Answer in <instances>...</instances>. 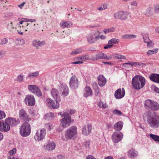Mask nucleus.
Wrapping results in <instances>:
<instances>
[{"label":"nucleus","instance_id":"4d7b16f0","mask_svg":"<svg viewBox=\"0 0 159 159\" xmlns=\"http://www.w3.org/2000/svg\"><path fill=\"white\" fill-rule=\"evenodd\" d=\"M154 11L156 13H159V5H157L155 6Z\"/></svg>","mask_w":159,"mask_h":159},{"label":"nucleus","instance_id":"09e8293b","mask_svg":"<svg viewBox=\"0 0 159 159\" xmlns=\"http://www.w3.org/2000/svg\"><path fill=\"white\" fill-rule=\"evenodd\" d=\"M53 102V100L48 98L46 99V102L48 106L50 107L51 106Z\"/></svg>","mask_w":159,"mask_h":159},{"label":"nucleus","instance_id":"4468645a","mask_svg":"<svg viewBox=\"0 0 159 159\" xmlns=\"http://www.w3.org/2000/svg\"><path fill=\"white\" fill-rule=\"evenodd\" d=\"M125 94V91L124 88L117 89L115 93V97L116 99H120L123 98Z\"/></svg>","mask_w":159,"mask_h":159},{"label":"nucleus","instance_id":"c03bdc74","mask_svg":"<svg viewBox=\"0 0 159 159\" xmlns=\"http://www.w3.org/2000/svg\"><path fill=\"white\" fill-rule=\"evenodd\" d=\"M98 106L100 108H105L107 107V106L105 102L100 101L98 104Z\"/></svg>","mask_w":159,"mask_h":159},{"label":"nucleus","instance_id":"20e7f679","mask_svg":"<svg viewBox=\"0 0 159 159\" xmlns=\"http://www.w3.org/2000/svg\"><path fill=\"white\" fill-rule=\"evenodd\" d=\"M31 132V126L27 122L24 123L21 126L20 130V135L23 137H26L29 136Z\"/></svg>","mask_w":159,"mask_h":159},{"label":"nucleus","instance_id":"9b49d317","mask_svg":"<svg viewBox=\"0 0 159 159\" xmlns=\"http://www.w3.org/2000/svg\"><path fill=\"white\" fill-rule=\"evenodd\" d=\"M79 84V81L75 75L72 76L70 79L69 84L70 87L73 89H76Z\"/></svg>","mask_w":159,"mask_h":159},{"label":"nucleus","instance_id":"5701e85b","mask_svg":"<svg viewBox=\"0 0 159 159\" xmlns=\"http://www.w3.org/2000/svg\"><path fill=\"white\" fill-rule=\"evenodd\" d=\"M72 25V23L70 21H62L60 23V26L62 28H70Z\"/></svg>","mask_w":159,"mask_h":159},{"label":"nucleus","instance_id":"a19ab883","mask_svg":"<svg viewBox=\"0 0 159 159\" xmlns=\"http://www.w3.org/2000/svg\"><path fill=\"white\" fill-rule=\"evenodd\" d=\"M120 41L119 39L115 38H113L111 39L108 41V43L109 44H111L112 43L114 44H116L118 43Z\"/></svg>","mask_w":159,"mask_h":159},{"label":"nucleus","instance_id":"2eb2a0df","mask_svg":"<svg viewBox=\"0 0 159 159\" xmlns=\"http://www.w3.org/2000/svg\"><path fill=\"white\" fill-rule=\"evenodd\" d=\"M51 94L53 98L57 102H60L61 99L58 90L55 88H53L51 91Z\"/></svg>","mask_w":159,"mask_h":159},{"label":"nucleus","instance_id":"e433bc0d","mask_svg":"<svg viewBox=\"0 0 159 159\" xmlns=\"http://www.w3.org/2000/svg\"><path fill=\"white\" fill-rule=\"evenodd\" d=\"M136 37L135 35L125 34L122 36V38L124 39H131L135 38Z\"/></svg>","mask_w":159,"mask_h":159},{"label":"nucleus","instance_id":"f257e3e1","mask_svg":"<svg viewBox=\"0 0 159 159\" xmlns=\"http://www.w3.org/2000/svg\"><path fill=\"white\" fill-rule=\"evenodd\" d=\"M147 121L148 124L152 128L155 129L159 127V116L155 112H146Z\"/></svg>","mask_w":159,"mask_h":159},{"label":"nucleus","instance_id":"9d476101","mask_svg":"<svg viewBox=\"0 0 159 159\" xmlns=\"http://www.w3.org/2000/svg\"><path fill=\"white\" fill-rule=\"evenodd\" d=\"M123 136V134L121 132L116 131L112 135V140L115 143H117L122 140Z\"/></svg>","mask_w":159,"mask_h":159},{"label":"nucleus","instance_id":"1a4fd4ad","mask_svg":"<svg viewBox=\"0 0 159 159\" xmlns=\"http://www.w3.org/2000/svg\"><path fill=\"white\" fill-rule=\"evenodd\" d=\"M10 129V124L7 119L4 121H0V131L6 132L8 131Z\"/></svg>","mask_w":159,"mask_h":159},{"label":"nucleus","instance_id":"72a5a7b5","mask_svg":"<svg viewBox=\"0 0 159 159\" xmlns=\"http://www.w3.org/2000/svg\"><path fill=\"white\" fill-rule=\"evenodd\" d=\"M115 28L111 27L108 29H106L103 30V33L105 34H107L110 32H113L115 31Z\"/></svg>","mask_w":159,"mask_h":159},{"label":"nucleus","instance_id":"4be33fe9","mask_svg":"<svg viewBox=\"0 0 159 159\" xmlns=\"http://www.w3.org/2000/svg\"><path fill=\"white\" fill-rule=\"evenodd\" d=\"M93 92L91 88L89 87H85L84 89V96L87 98L92 94Z\"/></svg>","mask_w":159,"mask_h":159},{"label":"nucleus","instance_id":"f704fd0d","mask_svg":"<svg viewBox=\"0 0 159 159\" xmlns=\"http://www.w3.org/2000/svg\"><path fill=\"white\" fill-rule=\"evenodd\" d=\"M78 59L82 61H84L85 60H91L92 58H90V56L89 55H86L79 57Z\"/></svg>","mask_w":159,"mask_h":159},{"label":"nucleus","instance_id":"052dcab7","mask_svg":"<svg viewBox=\"0 0 159 159\" xmlns=\"http://www.w3.org/2000/svg\"><path fill=\"white\" fill-rule=\"evenodd\" d=\"M94 91L95 95L98 96L100 94V90L99 88L97 89L94 90Z\"/></svg>","mask_w":159,"mask_h":159},{"label":"nucleus","instance_id":"f3484780","mask_svg":"<svg viewBox=\"0 0 159 159\" xmlns=\"http://www.w3.org/2000/svg\"><path fill=\"white\" fill-rule=\"evenodd\" d=\"M106 58H107L106 54L103 52H100L93 57L91 60L93 61L97 60L98 59H105Z\"/></svg>","mask_w":159,"mask_h":159},{"label":"nucleus","instance_id":"774afa93","mask_svg":"<svg viewBox=\"0 0 159 159\" xmlns=\"http://www.w3.org/2000/svg\"><path fill=\"white\" fill-rule=\"evenodd\" d=\"M86 159H96L94 157L91 155L88 156L87 157Z\"/></svg>","mask_w":159,"mask_h":159},{"label":"nucleus","instance_id":"5fc2aeb1","mask_svg":"<svg viewBox=\"0 0 159 159\" xmlns=\"http://www.w3.org/2000/svg\"><path fill=\"white\" fill-rule=\"evenodd\" d=\"M8 42L7 39L6 38L3 39L0 42V44L3 45L7 43Z\"/></svg>","mask_w":159,"mask_h":159},{"label":"nucleus","instance_id":"680f3d73","mask_svg":"<svg viewBox=\"0 0 159 159\" xmlns=\"http://www.w3.org/2000/svg\"><path fill=\"white\" fill-rule=\"evenodd\" d=\"M130 5L132 6L136 7L137 6V3L136 1H133L131 2Z\"/></svg>","mask_w":159,"mask_h":159},{"label":"nucleus","instance_id":"423d86ee","mask_svg":"<svg viewBox=\"0 0 159 159\" xmlns=\"http://www.w3.org/2000/svg\"><path fill=\"white\" fill-rule=\"evenodd\" d=\"M60 115L62 117L64 118L60 120L61 125L63 128L69 126L71 123V118L70 116L64 115V114L60 113Z\"/></svg>","mask_w":159,"mask_h":159},{"label":"nucleus","instance_id":"a211bd4d","mask_svg":"<svg viewBox=\"0 0 159 159\" xmlns=\"http://www.w3.org/2000/svg\"><path fill=\"white\" fill-rule=\"evenodd\" d=\"M107 83L106 79L103 75H100L98 78V83L100 87L104 86Z\"/></svg>","mask_w":159,"mask_h":159},{"label":"nucleus","instance_id":"cd10ccee","mask_svg":"<svg viewBox=\"0 0 159 159\" xmlns=\"http://www.w3.org/2000/svg\"><path fill=\"white\" fill-rule=\"evenodd\" d=\"M55 147V143L54 142L49 143L46 145V149L48 150L52 151L54 149Z\"/></svg>","mask_w":159,"mask_h":159},{"label":"nucleus","instance_id":"412c9836","mask_svg":"<svg viewBox=\"0 0 159 159\" xmlns=\"http://www.w3.org/2000/svg\"><path fill=\"white\" fill-rule=\"evenodd\" d=\"M149 78L151 81L159 84V74H152L150 75Z\"/></svg>","mask_w":159,"mask_h":159},{"label":"nucleus","instance_id":"79ce46f5","mask_svg":"<svg viewBox=\"0 0 159 159\" xmlns=\"http://www.w3.org/2000/svg\"><path fill=\"white\" fill-rule=\"evenodd\" d=\"M138 62H134L133 61H130L128 63H124V65L125 66H127L126 65H129V67H132L133 66H136L138 65Z\"/></svg>","mask_w":159,"mask_h":159},{"label":"nucleus","instance_id":"6e6552de","mask_svg":"<svg viewBox=\"0 0 159 159\" xmlns=\"http://www.w3.org/2000/svg\"><path fill=\"white\" fill-rule=\"evenodd\" d=\"M46 134L45 129L44 128L41 129L36 132L34 136V138L37 141H41L44 138Z\"/></svg>","mask_w":159,"mask_h":159},{"label":"nucleus","instance_id":"ddd939ff","mask_svg":"<svg viewBox=\"0 0 159 159\" xmlns=\"http://www.w3.org/2000/svg\"><path fill=\"white\" fill-rule=\"evenodd\" d=\"M25 101L27 105L29 106H33L35 104V99L34 97L32 95H28L26 97Z\"/></svg>","mask_w":159,"mask_h":159},{"label":"nucleus","instance_id":"6ab92c4d","mask_svg":"<svg viewBox=\"0 0 159 159\" xmlns=\"http://www.w3.org/2000/svg\"><path fill=\"white\" fill-rule=\"evenodd\" d=\"M45 44V42L44 41L34 40L32 42L33 45L34 47H35L37 48H38L39 47L43 46Z\"/></svg>","mask_w":159,"mask_h":159},{"label":"nucleus","instance_id":"e2e57ef3","mask_svg":"<svg viewBox=\"0 0 159 159\" xmlns=\"http://www.w3.org/2000/svg\"><path fill=\"white\" fill-rule=\"evenodd\" d=\"M113 46V44H107L105 45V46L104 47V48L105 49H107L108 48H110L112 47Z\"/></svg>","mask_w":159,"mask_h":159},{"label":"nucleus","instance_id":"7ed1b4c3","mask_svg":"<svg viewBox=\"0 0 159 159\" xmlns=\"http://www.w3.org/2000/svg\"><path fill=\"white\" fill-rule=\"evenodd\" d=\"M132 83L134 88L136 89H139L144 86L145 79L141 76L136 75L133 78Z\"/></svg>","mask_w":159,"mask_h":159},{"label":"nucleus","instance_id":"aec40b11","mask_svg":"<svg viewBox=\"0 0 159 159\" xmlns=\"http://www.w3.org/2000/svg\"><path fill=\"white\" fill-rule=\"evenodd\" d=\"M91 126L89 124L84 126L83 128V134L85 135H88L91 132Z\"/></svg>","mask_w":159,"mask_h":159},{"label":"nucleus","instance_id":"7c9ffc66","mask_svg":"<svg viewBox=\"0 0 159 159\" xmlns=\"http://www.w3.org/2000/svg\"><path fill=\"white\" fill-rule=\"evenodd\" d=\"M39 75V72L36 71L34 72H30L28 74L27 77L29 79H32L36 77Z\"/></svg>","mask_w":159,"mask_h":159},{"label":"nucleus","instance_id":"338daca9","mask_svg":"<svg viewBox=\"0 0 159 159\" xmlns=\"http://www.w3.org/2000/svg\"><path fill=\"white\" fill-rule=\"evenodd\" d=\"M84 145L86 148H89L90 143L89 141H86L84 143Z\"/></svg>","mask_w":159,"mask_h":159},{"label":"nucleus","instance_id":"393cba45","mask_svg":"<svg viewBox=\"0 0 159 159\" xmlns=\"http://www.w3.org/2000/svg\"><path fill=\"white\" fill-rule=\"evenodd\" d=\"M62 90V95L64 97L67 96L69 93V90L68 87L66 85H63L61 87Z\"/></svg>","mask_w":159,"mask_h":159},{"label":"nucleus","instance_id":"ea45409f","mask_svg":"<svg viewBox=\"0 0 159 159\" xmlns=\"http://www.w3.org/2000/svg\"><path fill=\"white\" fill-rule=\"evenodd\" d=\"M141 35L143 38L144 42L147 43L150 41V40L148 38V36L147 34H141Z\"/></svg>","mask_w":159,"mask_h":159},{"label":"nucleus","instance_id":"a878e982","mask_svg":"<svg viewBox=\"0 0 159 159\" xmlns=\"http://www.w3.org/2000/svg\"><path fill=\"white\" fill-rule=\"evenodd\" d=\"M123 126V122L122 121H119L115 124L114 127L116 131L120 132L121 129Z\"/></svg>","mask_w":159,"mask_h":159},{"label":"nucleus","instance_id":"dca6fc26","mask_svg":"<svg viewBox=\"0 0 159 159\" xmlns=\"http://www.w3.org/2000/svg\"><path fill=\"white\" fill-rule=\"evenodd\" d=\"M10 125L11 126H15L19 124L20 121L18 119H16L15 118L8 117L7 118Z\"/></svg>","mask_w":159,"mask_h":159},{"label":"nucleus","instance_id":"39448f33","mask_svg":"<svg viewBox=\"0 0 159 159\" xmlns=\"http://www.w3.org/2000/svg\"><path fill=\"white\" fill-rule=\"evenodd\" d=\"M100 32L97 30L93 32L88 35L86 37L87 41L89 44L95 43L98 39V35L100 34Z\"/></svg>","mask_w":159,"mask_h":159},{"label":"nucleus","instance_id":"de8ad7c7","mask_svg":"<svg viewBox=\"0 0 159 159\" xmlns=\"http://www.w3.org/2000/svg\"><path fill=\"white\" fill-rule=\"evenodd\" d=\"M12 23L11 22L9 24H8L7 26V29L9 30V31L13 32L14 30L16 29V28H14L12 26Z\"/></svg>","mask_w":159,"mask_h":159},{"label":"nucleus","instance_id":"0e129e2a","mask_svg":"<svg viewBox=\"0 0 159 159\" xmlns=\"http://www.w3.org/2000/svg\"><path fill=\"white\" fill-rule=\"evenodd\" d=\"M147 43V46L149 47H152L153 46V44L152 43V42L150 41L148 42V43Z\"/></svg>","mask_w":159,"mask_h":159},{"label":"nucleus","instance_id":"bf43d9fd","mask_svg":"<svg viewBox=\"0 0 159 159\" xmlns=\"http://www.w3.org/2000/svg\"><path fill=\"white\" fill-rule=\"evenodd\" d=\"M16 150L15 148H13L12 150L10 151L9 152V153L10 155H12L14 154L16 152Z\"/></svg>","mask_w":159,"mask_h":159},{"label":"nucleus","instance_id":"f03ea898","mask_svg":"<svg viewBox=\"0 0 159 159\" xmlns=\"http://www.w3.org/2000/svg\"><path fill=\"white\" fill-rule=\"evenodd\" d=\"M77 128L73 126L68 128L65 132V134L62 136L63 141H66L69 139L74 140L76 137L77 134Z\"/></svg>","mask_w":159,"mask_h":159},{"label":"nucleus","instance_id":"c9c22d12","mask_svg":"<svg viewBox=\"0 0 159 159\" xmlns=\"http://www.w3.org/2000/svg\"><path fill=\"white\" fill-rule=\"evenodd\" d=\"M149 136L154 141L159 142V136L157 135L154 134H151L149 135Z\"/></svg>","mask_w":159,"mask_h":159},{"label":"nucleus","instance_id":"bb28decb","mask_svg":"<svg viewBox=\"0 0 159 159\" xmlns=\"http://www.w3.org/2000/svg\"><path fill=\"white\" fill-rule=\"evenodd\" d=\"M153 101L150 100H146L144 102V105L145 108L150 109Z\"/></svg>","mask_w":159,"mask_h":159},{"label":"nucleus","instance_id":"58836bf2","mask_svg":"<svg viewBox=\"0 0 159 159\" xmlns=\"http://www.w3.org/2000/svg\"><path fill=\"white\" fill-rule=\"evenodd\" d=\"M82 51V50L81 48L75 49L74 50L72 51L70 53V54L71 55H75L81 52Z\"/></svg>","mask_w":159,"mask_h":159},{"label":"nucleus","instance_id":"2f4dec72","mask_svg":"<svg viewBox=\"0 0 159 159\" xmlns=\"http://www.w3.org/2000/svg\"><path fill=\"white\" fill-rule=\"evenodd\" d=\"M54 118V114L53 113L49 112L45 115V118L47 120H51Z\"/></svg>","mask_w":159,"mask_h":159},{"label":"nucleus","instance_id":"69168bd1","mask_svg":"<svg viewBox=\"0 0 159 159\" xmlns=\"http://www.w3.org/2000/svg\"><path fill=\"white\" fill-rule=\"evenodd\" d=\"M5 55V52L3 51H0V59L4 57Z\"/></svg>","mask_w":159,"mask_h":159},{"label":"nucleus","instance_id":"473e14b6","mask_svg":"<svg viewBox=\"0 0 159 159\" xmlns=\"http://www.w3.org/2000/svg\"><path fill=\"white\" fill-rule=\"evenodd\" d=\"M75 112V111L74 110H66L65 112H63V114H64V115L70 116V115L74 114Z\"/></svg>","mask_w":159,"mask_h":159},{"label":"nucleus","instance_id":"37998d69","mask_svg":"<svg viewBox=\"0 0 159 159\" xmlns=\"http://www.w3.org/2000/svg\"><path fill=\"white\" fill-rule=\"evenodd\" d=\"M59 102H57L56 100H55V102L54 101L51 106L54 109L58 108L59 107Z\"/></svg>","mask_w":159,"mask_h":159},{"label":"nucleus","instance_id":"a18cd8bd","mask_svg":"<svg viewBox=\"0 0 159 159\" xmlns=\"http://www.w3.org/2000/svg\"><path fill=\"white\" fill-rule=\"evenodd\" d=\"M158 50V48H156L153 50H149L147 52V54L148 55H152L157 52Z\"/></svg>","mask_w":159,"mask_h":159},{"label":"nucleus","instance_id":"0eeeda50","mask_svg":"<svg viewBox=\"0 0 159 159\" xmlns=\"http://www.w3.org/2000/svg\"><path fill=\"white\" fill-rule=\"evenodd\" d=\"M129 15L128 12L124 11H120L114 14V18L116 19H119L124 20L127 19Z\"/></svg>","mask_w":159,"mask_h":159},{"label":"nucleus","instance_id":"4c0bfd02","mask_svg":"<svg viewBox=\"0 0 159 159\" xmlns=\"http://www.w3.org/2000/svg\"><path fill=\"white\" fill-rule=\"evenodd\" d=\"M24 75L22 74H21L18 75L16 78V80L19 83H22L24 81Z\"/></svg>","mask_w":159,"mask_h":159},{"label":"nucleus","instance_id":"b1692460","mask_svg":"<svg viewBox=\"0 0 159 159\" xmlns=\"http://www.w3.org/2000/svg\"><path fill=\"white\" fill-rule=\"evenodd\" d=\"M138 152L134 149H131L128 152V156L131 158H134L137 157Z\"/></svg>","mask_w":159,"mask_h":159},{"label":"nucleus","instance_id":"603ef678","mask_svg":"<svg viewBox=\"0 0 159 159\" xmlns=\"http://www.w3.org/2000/svg\"><path fill=\"white\" fill-rule=\"evenodd\" d=\"M115 57L117 59H125L126 57L125 56L123 55H121L118 54H116L115 56Z\"/></svg>","mask_w":159,"mask_h":159},{"label":"nucleus","instance_id":"6e6d98bb","mask_svg":"<svg viewBox=\"0 0 159 159\" xmlns=\"http://www.w3.org/2000/svg\"><path fill=\"white\" fill-rule=\"evenodd\" d=\"M38 96L40 97L42 95V93L40 89L38 88V89L36 90L35 93Z\"/></svg>","mask_w":159,"mask_h":159},{"label":"nucleus","instance_id":"49530a36","mask_svg":"<svg viewBox=\"0 0 159 159\" xmlns=\"http://www.w3.org/2000/svg\"><path fill=\"white\" fill-rule=\"evenodd\" d=\"M25 25L26 29L25 30V31H28V30H30V27H31L33 25H35V24H34L33 25L32 23H25Z\"/></svg>","mask_w":159,"mask_h":159},{"label":"nucleus","instance_id":"c756f323","mask_svg":"<svg viewBox=\"0 0 159 159\" xmlns=\"http://www.w3.org/2000/svg\"><path fill=\"white\" fill-rule=\"evenodd\" d=\"M150 109L157 111L159 109V105L156 102L153 101Z\"/></svg>","mask_w":159,"mask_h":159},{"label":"nucleus","instance_id":"8fccbe9b","mask_svg":"<svg viewBox=\"0 0 159 159\" xmlns=\"http://www.w3.org/2000/svg\"><path fill=\"white\" fill-rule=\"evenodd\" d=\"M112 113L114 115L119 116H121L122 114V113L121 111L117 109H115L114 110L112 111Z\"/></svg>","mask_w":159,"mask_h":159},{"label":"nucleus","instance_id":"c85d7f7f","mask_svg":"<svg viewBox=\"0 0 159 159\" xmlns=\"http://www.w3.org/2000/svg\"><path fill=\"white\" fill-rule=\"evenodd\" d=\"M29 90L32 93H35L36 90L38 89V87L35 85H30L28 86Z\"/></svg>","mask_w":159,"mask_h":159},{"label":"nucleus","instance_id":"3c124183","mask_svg":"<svg viewBox=\"0 0 159 159\" xmlns=\"http://www.w3.org/2000/svg\"><path fill=\"white\" fill-rule=\"evenodd\" d=\"M16 43L18 44L23 45L25 43V41L23 39H18L16 40Z\"/></svg>","mask_w":159,"mask_h":159},{"label":"nucleus","instance_id":"f8f14e48","mask_svg":"<svg viewBox=\"0 0 159 159\" xmlns=\"http://www.w3.org/2000/svg\"><path fill=\"white\" fill-rule=\"evenodd\" d=\"M19 116L21 120L26 122H29L31 119L27 112L23 109H21L19 111Z\"/></svg>","mask_w":159,"mask_h":159},{"label":"nucleus","instance_id":"13d9d810","mask_svg":"<svg viewBox=\"0 0 159 159\" xmlns=\"http://www.w3.org/2000/svg\"><path fill=\"white\" fill-rule=\"evenodd\" d=\"M92 87L94 90L99 88V87L96 83H93L92 84Z\"/></svg>","mask_w":159,"mask_h":159},{"label":"nucleus","instance_id":"864d4df0","mask_svg":"<svg viewBox=\"0 0 159 159\" xmlns=\"http://www.w3.org/2000/svg\"><path fill=\"white\" fill-rule=\"evenodd\" d=\"M6 117V114L5 112L1 110H0V120L5 118Z\"/></svg>","mask_w":159,"mask_h":159}]
</instances>
